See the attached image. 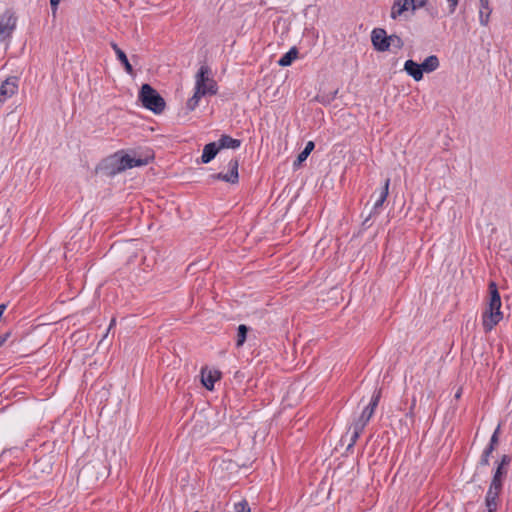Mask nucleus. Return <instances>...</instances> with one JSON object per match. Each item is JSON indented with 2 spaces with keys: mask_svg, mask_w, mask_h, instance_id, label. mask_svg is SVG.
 <instances>
[{
  "mask_svg": "<svg viewBox=\"0 0 512 512\" xmlns=\"http://www.w3.org/2000/svg\"><path fill=\"white\" fill-rule=\"evenodd\" d=\"M490 299L482 317V325L486 332L491 331L503 318L501 297L494 282L489 284Z\"/></svg>",
  "mask_w": 512,
  "mask_h": 512,
  "instance_id": "f257e3e1",
  "label": "nucleus"
},
{
  "mask_svg": "<svg viewBox=\"0 0 512 512\" xmlns=\"http://www.w3.org/2000/svg\"><path fill=\"white\" fill-rule=\"evenodd\" d=\"M148 162L149 158L115 154L107 160L106 167L110 174H117L127 169L147 165Z\"/></svg>",
  "mask_w": 512,
  "mask_h": 512,
  "instance_id": "f03ea898",
  "label": "nucleus"
},
{
  "mask_svg": "<svg viewBox=\"0 0 512 512\" xmlns=\"http://www.w3.org/2000/svg\"><path fill=\"white\" fill-rule=\"evenodd\" d=\"M139 100L146 109L151 110L155 114H160L165 109L164 99L149 84L142 85Z\"/></svg>",
  "mask_w": 512,
  "mask_h": 512,
  "instance_id": "7ed1b4c3",
  "label": "nucleus"
},
{
  "mask_svg": "<svg viewBox=\"0 0 512 512\" xmlns=\"http://www.w3.org/2000/svg\"><path fill=\"white\" fill-rule=\"evenodd\" d=\"M195 88L206 95H214L217 92L216 82L209 77V68L201 66L196 74Z\"/></svg>",
  "mask_w": 512,
  "mask_h": 512,
  "instance_id": "20e7f679",
  "label": "nucleus"
},
{
  "mask_svg": "<svg viewBox=\"0 0 512 512\" xmlns=\"http://www.w3.org/2000/svg\"><path fill=\"white\" fill-rule=\"evenodd\" d=\"M17 19L16 13L11 9H7L0 16V41H5L11 37L16 29Z\"/></svg>",
  "mask_w": 512,
  "mask_h": 512,
  "instance_id": "39448f33",
  "label": "nucleus"
},
{
  "mask_svg": "<svg viewBox=\"0 0 512 512\" xmlns=\"http://www.w3.org/2000/svg\"><path fill=\"white\" fill-rule=\"evenodd\" d=\"M511 462V458L508 455H503L501 461L497 465L496 471L492 478L489 489L500 492L502 487V481L507 475L508 468Z\"/></svg>",
  "mask_w": 512,
  "mask_h": 512,
  "instance_id": "423d86ee",
  "label": "nucleus"
},
{
  "mask_svg": "<svg viewBox=\"0 0 512 512\" xmlns=\"http://www.w3.org/2000/svg\"><path fill=\"white\" fill-rule=\"evenodd\" d=\"M228 172L227 173H217L212 175L211 177L215 180H221L227 183L236 184L239 180V162L237 159H230L228 162Z\"/></svg>",
  "mask_w": 512,
  "mask_h": 512,
  "instance_id": "0eeeda50",
  "label": "nucleus"
},
{
  "mask_svg": "<svg viewBox=\"0 0 512 512\" xmlns=\"http://www.w3.org/2000/svg\"><path fill=\"white\" fill-rule=\"evenodd\" d=\"M425 0H395L391 17L396 18L397 16L401 15L403 12L411 9L416 10L417 8H420L424 6Z\"/></svg>",
  "mask_w": 512,
  "mask_h": 512,
  "instance_id": "6e6552de",
  "label": "nucleus"
},
{
  "mask_svg": "<svg viewBox=\"0 0 512 512\" xmlns=\"http://www.w3.org/2000/svg\"><path fill=\"white\" fill-rule=\"evenodd\" d=\"M389 36H387L386 31L381 28H376L372 31L371 41L374 48L377 51L384 52L389 49Z\"/></svg>",
  "mask_w": 512,
  "mask_h": 512,
  "instance_id": "1a4fd4ad",
  "label": "nucleus"
},
{
  "mask_svg": "<svg viewBox=\"0 0 512 512\" xmlns=\"http://www.w3.org/2000/svg\"><path fill=\"white\" fill-rule=\"evenodd\" d=\"M380 399V392L376 393L368 406L363 410L360 418L356 422L357 429H363L368 423L372 415L374 414L375 408L377 407Z\"/></svg>",
  "mask_w": 512,
  "mask_h": 512,
  "instance_id": "9d476101",
  "label": "nucleus"
},
{
  "mask_svg": "<svg viewBox=\"0 0 512 512\" xmlns=\"http://www.w3.org/2000/svg\"><path fill=\"white\" fill-rule=\"evenodd\" d=\"M18 90L17 78H7L0 86V103L12 97Z\"/></svg>",
  "mask_w": 512,
  "mask_h": 512,
  "instance_id": "9b49d317",
  "label": "nucleus"
},
{
  "mask_svg": "<svg viewBox=\"0 0 512 512\" xmlns=\"http://www.w3.org/2000/svg\"><path fill=\"white\" fill-rule=\"evenodd\" d=\"M221 377L220 371L216 369L203 368L201 371V382L208 390H213L214 384Z\"/></svg>",
  "mask_w": 512,
  "mask_h": 512,
  "instance_id": "f8f14e48",
  "label": "nucleus"
},
{
  "mask_svg": "<svg viewBox=\"0 0 512 512\" xmlns=\"http://www.w3.org/2000/svg\"><path fill=\"white\" fill-rule=\"evenodd\" d=\"M404 71L417 82L423 79V72L420 64L413 60H407L404 63Z\"/></svg>",
  "mask_w": 512,
  "mask_h": 512,
  "instance_id": "ddd939ff",
  "label": "nucleus"
},
{
  "mask_svg": "<svg viewBox=\"0 0 512 512\" xmlns=\"http://www.w3.org/2000/svg\"><path fill=\"white\" fill-rule=\"evenodd\" d=\"M219 152L218 144L216 142L208 143L204 146L203 152L200 158V162L208 164L211 162Z\"/></svg>",
  "mask_w": 512,
  "mask_h": 512,
  "instance_id": "4468645a",
  "label": "nucleus"
},
{
  "mask_svg": "<svg viewBox=\"0 0 512 512\" xmlns=\"http://www.w3.org/2000/svg\"><path fill=\"white\" fill-rule=\"evenodd\" d=\"M216 143L218 144L219 151L221 149H237L241 145L240 140L234 139L229 135H222Z\"/></svg>",
  "mask_w": 512,
  "mask_h": 512,
  "instance_id": "2eb2a0df",
  "label": "nucleus"
},
{
  "mask_svg": "<svg viewBox=\"0 0 512 512\" xmlns=\"http://www.w3.org/2000/svg\"><path fill=\"white\" fill-rule=\"evenodd\" d=\"M440 63L436 55L428 56L421 64L422 72L431 73L438 69Z\"/></svg>",
  "mask_w": 512,
  "mask_h": 512,
  "instance_id": "dca6fc26",
  "label": "nucleus"
},
{
  "mask_svg": "<svg viewBox=\"0 0 512 512\" xmlns=\"http://www.w3.org/2000/svg\"><path fill=\"white\" fill-rule=\"evenodd\" d=\"M298 57V50L292 47L287 53H285L278 61V64L282 67L291 65V63Z\"/></svg>",
  "mask_w": 512,
  "mask_h": 512,
  "instance_id": "f3484780",
  "label": "nucleus"
},
{
  "mask_svg": "<svg viewBox=\"0 0 512 512\" xmlns=\"http://www.w3.org/2000/svg\"><path fill=\"white\" fill-rule=\"evenodd\" d=\"M499 492L495 490L489 489L486 495V506L488 512H496L497 502L496 499L498 497Z\"/></svg>",
  "mask_w": 512,
  "mask_h": 512,
  "instance_id": "a211bd4d",
  "label": "nucleus"
},
{
  "mask_svg": "<svg viewBox=\"0 0 512 512\" xmlns=\"http://www.w3.org/2000/svg\"><path fill=\"white\" fill-rule=\"evenodd\" d=\"M315 145H314V142L313 141H309L307 142L304 150L298 155L296 161L294 162V166L295 167H298L302 164V162H304L307 157L309 156V154L313 151Z\"/></svg>",
  "mask_w": 512,
  "mask_h": 512,
  "instance_id": "6ab92c4d",
  "label": "nucleus"
},
{
  "mask_svg": "<svg viewBox=\"0 0 512 512\" xmlns=\"http://www.w3.org/2000/svg\"><path fill=\"white\" fill-rule=\"evenodd\" d=\"M389 183H390V180L387 179L385 181L384 187L381 190L378 198L375 200L374 209H377V208L381 207L383 205V203L385 202V200H386V198L388 196Z\"/></svg>",
  "mask_w": 512,
  "mask_h": 512,
  "instance_id": "aec40b11",
  "label": "nucleus"
},
{
  "mask_svg": "<svg viewBox=\"0 0 512 512\" xmlns=\"http://www.w3.org/2000/svg\"><path fill=\"white\" fill-rule=\"evenodd\" d=\"M204 95L201 93L200 90H197L195 88V92L193 94V96L187 101V109L189 111H193L199 104V101L201 99V97H203Z\"/></svg>",
  "mask_w": 512,
  "mask_h": 512,
  "instance_id": "412c9836",
  "label": "nucleus"
},
{
  "mask_svg": "<svg viewBox=\"0 0 512 512\" xmlns=\"http://www.w3.org/2000/svg\"><path fill=\"white\" fill-rule=\"evenodd\" d=\"M247 331H248L247 326H245L243 324L239 325L238 331H237V342H236L237 347H241L244 344V342L246 340Z\"/></svg>",
  "mask_w": 512,
  "mask_h": 512,
  "instance_id": "4be33fe9",
  "label": "nucleus"
},
{
  "mask_svg": "<svg viewBox=\"0 0 512 512\" xmlns=\"http://www.w3.org/2000/svg\"><path fill=\"white\" fill-rule=\"evenodd\" d=\"M117 58L124 65L125 71L128 74L132 75L133 74V68H132V66H131V64H130L126 54L124 53V51H118Z\"/></svg>",
  "mask_w": 512,
  "mask_h": 512,
  "instance_id": "5701e85b",
  "label": "nucleus"
},
{
  "mask_svg": "<svg viewBox=\"0 0 512 512\" xmlns=\"http://www.w3.org/2000/svg\"><path fill=\"white\" fill-rule=\"evenodd\" d=\"M490 14H491V9H490L489 6H488V9H483V8L480 7L479 19H480V23L483 26H486L488 24L489 18H490Z\"/></svg>",
  "mask_w": 512,
  "mask_h": 512,
  "instance_id": "b1692460",
  "label": "nucleus"
},
{
  "mask_svg": "<svg viewBox=\"0 0 512 512\" xmlns=\"http://www.w3.org/2000/svg\"><path fill=\"white\" fill-rule=\"evenodd\" d=\"M389 47L393 46L397 49H401L404 46L403 40L398 35H390L389 36Z\"/></svg>",
  "mask_w": 512,
  "mask_h": 512,
  "instance_id": "393cba45",
  "label": "nucleus"
},
{
  "mask_svg": "<svg viewBox=\"0 0 512 512\" xmlns=\"http://www.w3.org/2000/svg\"><path fill=\"white\" fill-rule=\"evenodd\" d=\"M234 512H250V507L245 500L234 504Z\"/></svg>",
  "mask_w": 512,
  "mask_h": 512,
  "instance_id": "a878e982",
  "label": "nucleus"
},
{
  "mask_svg": "<svg viewBox=\"0 0 512 512\" xmlns=\"http://www.w3.org/2000/svg\"><path fill=\"white\" fill-rule=\"evenodd\" d=\"M499 432H500V425H498V427L496 428V430L494 431V433L490 439L489 445L493 446L494 448L496 447V445L498 444V441H499Z\"/></svg>",
  "mask_w": 512,
  "mask_h": 512,
  "instance_id": "bb28decb",
  "label": "nucleus"
},
{
  "mask_svg": "<svg viewBox=\"0 0 512 512\" xmlns=\"http://www.w3.org/2000/svg\"><path fill=\"white\" fill-rule=\"evenodd\" d=\"M415 406H416V396L413 395L409 412L406 414V417L409 418L411 422H413V419H414V408H415Z\"/></svg>",
  "mask_w": 512,
  "mask_h": 512,
  "instance_id": "cd10ccee",
  "label": "nucleus"
},
{
  "mask_svg": "<svg viewBox=\"0 0 512 512\" xmlns=\"http://www.w3.org/2000/svg\"><path fill=\"white\" fill-rule=\"evenodd\" d=\"M60 1L61 0H50V5H51V8H52L53 16L56 15V12H57V9H58V5H59Z\"/></svg>",
  "mask_w": 512,
  "mask_h": 512,
  "instance_id": "c85d7f7f",
  "label": "nucleus"
},
{
  "mask_svg": "<svg viewBox=\"0 0 512 512\" xmlns=\"http://www.w3.org/2000/svg\"><path fill=\"white\" fill-rule=\"evenodd\" d=\"M447 2L449 4V13H454L456 6L458 4V0H447Z\"/></svg>",
  "mask_w": 512,
  "mask_h": 512,
  "instance_id": "c756f323",
  "label": "nucleus"
},
{
  "mask_svg": "<svg viewBox=\"0 0 512 512\" xmlns=\"http://www.w3.org/2000/svg\"><path fill=\"white\" fill-rule=\"evenodd\" d=\"M494 449H495V448H494L493 446L488 445V446L484 449V451H483V454H482V455H483V456H485V457H487V458H489V456L491 455V453L493 452V450H494Z\"/></svg>",
  "mask_w": 512,
  "mask_h": 512,
  "instance_id": "7c9ffc66",
  "label": "nucleus"
},
{
  "mask_svg": "<svg viewBox=\"0 0 512 512\" xmlns=\"http://www.w3.org/2000/svg\"><path fill=\"white\" fill-rule=\"evenodd\" d=\"M363 429H357L356 427V423L354 424V434H353V437H352V443H354L356 441V439L358 438L360 432L362 431Z\"/></svg>",
  "mask_w": 512,
  "mask_h": 512,
  "instance_id": "2f4dec72",
  "label": "nucleus"
},
{
  "mask_svg": "<svg viewBox=\"0 0 512 512\" xmlns=\"http://www.w3.org/2000/svg\"><path fill=\"white\" fill-rule=\"evenodd\" d=\"M363 429H357L356 427V423L354 424V434H353V437H352V443H354L356 441V439L358 438L360 432L362 431Z\"/></svg>",
  "mask_w": 512,
  "mask_h": 512,
  "instance_id": "473e14b6",
  "label": "nucleus"
},
{
  "mask_svg": "<svg viewBox=\"0 0 512 512\" xmlns=\"http://www.w3.org/2000/svg\"><path fill=\"white\" fill-rule=\"evenodd\" d=\"M479 464H480V465H484V466H485V465H488V464H489V458H487V457H485V456H483V455H482V456H481V459H480V461H479Z\"/></svg>",
  "mask_w": 512,
  "mask_h": 512,
  "instance_id": "72a5a7b5",
  "label": "nucleus"
},
{
  "mask_svg": "<svg viewBox=\"0 0 512 512\" xmlns=\"http://www.w3.org/2000/svg\"><path fill=\"white\" fill-rule=\"evenodd\" d=\"M480 2V6L481 8L483 9H488V6H489V0H479Z\"/></svg>",
  "mask_w": 512,
  "mask_h": 512,
  "instance_id": "f704fd0d",
  "label": "nucleus"
},
{
  "mask_svg": "<svg viewBox=\"0 0 512 512\" xmlns=\"http://www.w3.org/2000/svg\"><path fill=\"white\" fill-rule=\"evenodd\" d=\"M111 46H112L113 50L115 51L116 55H118V51H122V50L117 46V44H115V43H112V44H111Z\"/></svg>",
  "mask_w": 512,
  "mask_h": 512,
  "instance_id": "c9c22d12",
  "label": "nucleus"
},
{
  "mask_svg": "<svg viewBox=\"0 0 512 512\" xmlns=\"http://www.w3.org/2000/svg\"><path fill=\"white\" fill-rule=\"evenodd\" d=\"M400 425H402V424L400 423ZM408 431H409V427H408L407 424L404 427L403 426L400 427V432L405 433V432H408Z\"/></svg>",
  "mask_w": 512,
  "mask_h": 512,
  "instance_id": "e433bc0d",
  "label": "nucleus"
},
{
  "mask_svg": "<svg viewBox=\"0 0 512 512\" xmlns=\"http://www.w3.org/2000/svg\"><path fill=\"white\" fill-rule=\"evenodd\" d=\"M460 396H461V389H459V390L457 391V393L455 394V398H457V399H458V398H460Z\"/></svg>",
  "mask_w": 512,
  "mask_h": 512,
  "instance_id": "4c0bfd02",
  "label": "nucleus"
},
{
  "mask_svg": "<svg viewBox=\"0 0 512 512\" xmlns=\"http://www.w3.org/2000/svg\"><path fill=\"white\" fill-rule=\"evenodd\" d=\"M10 336V333H6L5 335L3 336H0V338H5V341L8 339V337Z\"/></svg>",
  "mask_w": 512,
  "mask_h": 512,
  "instance_id": "58836bf2",
  "label": "nucleus"
},
{
  "mask_svg": "<svg viewBox=\"0 0 512 512\" xmlns=\"http://www.w3.org/2000/svg\"><path fill=\"white\" fill-rule=\"evenodd\" d=\"M115 324V319H112L111 320V323H110V326H109V329Z\"/></svg>",
  "mask_w": 512,
  "mask_h": 512,
  "instance_id": "ea45409f",
  "label": "nucleus"
},
{
  "mask_svg": "<svg viewBox=\"0 0 512 512\" xmlns=\"http://www.w3.org/2000/svg\"><path fill=\"white\" fill-rule=\"evenodd\" d=\"M4 342H5V338H0V347L3 345Z\"/></svg>",
  "mask_w": 512,
  "mask_h": 512,
  "instance_id": "a19ab883",
  "label": "nucleus"
}]
</instances>
